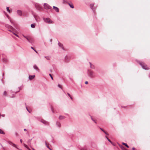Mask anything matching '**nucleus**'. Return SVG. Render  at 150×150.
I'll use <instances>...</instances> for the list:
<instances>
[{
  "label": "nucleus",
  "mask_w": 150,
  "mask_h": 150,
  "mask_svg": "<svg viewBox=\"0 0 150 150\" xmlns=\"http://www.w3.org/2000/svg\"><path fill=\"white\" fill-rule=\"evenodd\" d=\"M10 28H12V27L11 26H10Z\"/></svg>",
  "instance_id": "nucleus-49"
},
{
  "label": "nucleus",
  "mask_w": 150,
  "mask_h": 150,
  "mask_svg": "<svg viewBox=\"0 0 150 150\" xmlns=\"http://www.w3.org/2000/svg\"><path fill=\"white\" fill-rule=\"evenodd\" d=\"M20 142H21V143H22V140L21 139L20 140Z\"/></svg>",
  "instance_id": "nucleus-39"
},
{
  "label": "nucleus",
  "mask_w": 150,
  "mask_h": 150,
  "mask_svg": "<svg viewBox=\"0 0 150 150\" xmlns=\"http://www.w3.org/2000/svg\"><path fill=\"white\" fill-rule=\"evenodd\" d=\"M53 8L57 12H59V8L57 7H56L55 6H53Z\"/></svg>",
  "instance_id": "nucleus-10"
},
{
  "label": "nucleus",
  "mask_w": 150,
  "mask_h": 150,
  "mask_svg": "<svg viewBox=\"0 0 150 150\" xmlns=\"http://www.w3.org/2000/svg\"><path fill=\"white\" fill-rule=\"evenodd\" d=\"M69 97L71 99V100H72V97H71V96L70 97Z\"/></svg>",
  "instance_id": "nucleus-40"
},
{
  "label": "nucleus",
  "mask_w": 150,
  "mask_h": 150,
  "mask_svg": "<svg viewBox=\"0 0 150 150\" xmlns=\"http://www.w3.org/2000/svg\"><path fill=\"white\" fill-rule=\"evenodd\" d=\"M45 145L50 150H52V149H51L49 146L47 145V143L46 142H45Z\"/></svg>",
  "instance_id": "nucleus-22"
},
{
  "label": "nucleus",
  "mask_w": 150,
  "mask_h": 150,
  "mask_svg": "<svg viewBox=\"0 0 150 150\" xmlns=\"http://www.w3.org/2000/svg\"><path fill=\"white\" fill-rule=\"evenodd\" d=\"M24 147H25V148H27V149L29 147L27 145H26L25 144H24Z\"/></svg>",
  "instance_id": "nucleus-27"
},
{
  "label": "nucleus",
  "mask_w": 150,
  "mask_h": 150,
  "mask_svg": "<svg viewBox=\"0 0 150 150\" xmlns=\"http://www.w3.org/2000/svg\"><path fill=\"white\" fill-rule=\"evenodd\" d=\"M64 117L62 116H60L59 117V119L60 120L64 119Z\"/></svg>",
  "instance_id": "nucleus-17"
},
{
  "label": "nucleus",
  "mask_w": 150,
  "mask_h": 150,
  "mask_svg": "<svg viewBox=\"0 0 150 150\" xmlns=\"http://www.w3.org/2000/svg\"><path fill=\"white\" fill-rule=\"evenodd\" d=\"M45 58H46L47 60H49L50 59V57L47 56V57H44Z\"/></svg>",
  "instance_id": "nucleus-26"
},
{
  "label": "nucleus",
  "mask_w": 150,
  "mask_h": 150,
  "mask_svg": "<svg viewBox=\"0 0 150 150\" xmlns=\"http://www.w3.org/2000/svg\"><path fill=\"white\" fill-rule=\"evenodd\" d=\"M33 150H35L34 148H32Z\"/></svg>",
  "instance_id": "nucleus-46"
},
{
  "label": "nucleus",
  "mask_w": 150,
  "mask_h": 150,
  "mask_svg": "<svg viewBox=\"0 0 150 150\" xmlns=\"http://www.w3.org/2000/svg\"><path fill=\"white\" fill-rule=\"evenodd\" d=\"M88 82L87 81H86L85 82V83L86 84H88Z\"/></svg>",
  "instance_id": "nucleus-36"
},
{
  "label": "nucleus",
  "mask_w": 150,
  "mask_h": 150,
  "mask_svg": "<svg viewBox=\"0 0 150 150\" xmlns=\"http://www.w3.org/2000/svg\"><path fill=\"white\" fill-rule=\"evenodd\" d=\"M34 50L35 51V52H36V53H37V52L35 50Z\"/></svg>",
  "instance_id": "nucleus-44"
},
{
  "label": "nucleus",
  "mask_w": 150,
  "mask_h": 150,
  "mask_svg": "<svg viewBox=\"0 0 150 150\" xmlns=\"http://www.w3.org/2000/svg\"><path fill=\"white\" fill-rule=\"evenodd\" d=\"M50 42H52V39H50Z\"/></svg>",
  "instance_id": "nucleus-47"
},
{
  "label": "nucleus",
  "mask_w": 150,
  "mask_h": 150,
  "mask_svg": "<svg viewBox=\"0 0 150 150\" xmlns=\"http://www.w3.org/2000/svg\"><path fill=\"white\" fill-rule=\"evenodd\" d=\"M31 48L32 49H33V50H34V49L33 48V47H31Z\"/></svg>",
  "instance_id": "nucleus-41"
},
{
  "label": "nucleus",
  "mask_w": 150,
  "mask_h": 150,
  "mask_svg": "<svg viewBox=\"0 0 150 150\" xmlns=\"http://www.w3.org/2000/svg\"><path fill=\"white\" fill-rule=\"evenodd\" d=\"M35 6L36 8L38 10H40L41 8L40 6L38 4H35Z\"/></svg>",
  "instance_id": "nucleus-6"
},
{
  "label": "nucleus",
  "mask_w": 150,
  "mask_h": 150,
  "mask_svg": "<svg viewBox=\"0 0 150 150\" xmlns=\"http://www.w3.org/2000/svg\"><path fill=\"white\" fill-rule=\"evenodd\" d=\"M67 94L69 97H70L71 96L70 95L69 93H67Z\"/></svg>",
  "instance_id": "nucleus-37"
},
{
  "label": "nucleus",
  "mask_w": 150,
  "mask_h": 150,
  "mask_svg": "<svg viewBox=\"0 0 150 150\" xmlns=\"http://www.w3.org/2000/svg\"><path fill=\"white\" fill-rule=\"evenodd\" d=\"M89 74L91 77L93 78V73L92 71H90Z\"/></svg>",
  "instance_id": "nucleus-8"
},
{
  "label": "nucleus",
  "mask_w": 150,
  "mask_h": 150,
  "mask_svg": "<svg viewBox=\"0 0 150 150\" xmlns=\"http://www.w3.org/2000/svg\"><path fill=\"white\" fill-rule=\"evenodd\" d=\"M120 147L122 150H128L127 149H125L124 147L122 146H121Z\"/></svg>",
  "instance_id": "nucleus-16"
},
{
  "label": "nucleus",
  "mask_w": 150,
  "mask_h": 150,
  "mask_svg": "<svg viewBox=\"0 0 150 150\" xmlns=\"http://www.w3.org/2000/svg\"><path fill=\"white\" fill-rule=\"evenodd\" d=\"M89 63H90V65L91 67L92 68H94L93 66L91 64L90 62H89Z\"/></svg>",
  "instance_id": "nucleus-28"
},
{
  "label": "nucleus",
  "mask_w": 150,
  "mask_h": 150,
  "mask_svg": "<svg viewBox=\"0 0 150 150\" xmlns=\"http://www.w3.org/2000/svg\"><path fill=\"white\" fill-rule=\"evenodd\" d=\"M57 125L59 127H60L61 126V124L59 122H57L56 123Z\"/></svg>",
  "instance_id": "nucleus-18"
},
{
  "label": "nucleus",
  "mask_w": 150,
  "mask_h": 150,
  "mask_svg": "<svg viewBox=\"0 0 150 150\" xmlns=\"http://www.w3.org/2000/svg\"><path fill=\"white\" fill-rule=\"evenodd\" d=\"M106 135H108L109 134L105 131L104 132Z\"/></svg>",
  "instance_id": "nucleus-35"
},
{
  "label": "nucleus",
  "mask_w": 150,
  "mask_h": 150,
  "mask_svg": "<svg viewBox=\"0 0 150 150\" xmlns=\"http://www.w3.org/2000/svg\"><path fill=\"white\" fill-rule=\"evenodd\" d=\"M28 150H31L29 148H28Z\"/></svg>",
  "instance_id": "nucleus-43"
},
{
  "label": "nucleus",
  "mask_w": 150,
  "mask_h": 150,
  "mask_svg": "<svg viewBox=\"0 0 150 150\" xmlns=\"http://www.w3.org/2000/svg\"><path fill=\"white\" fill-rule=\"evenodd\" d=\"M94 6V4H91L90 5V7L91 8H93V7Z\"/></svg>",
  "instance_id": "nucleus-23"
},
{
  "label": "nucleus",
  "mask_w": 150,
  "mask_h": 150,
  "mask_svg": "<svg viewBox=\"0 0 150 150\" xmlns=\"http://www.w3.org/2000/svg\"><path fill=\"white\" fill-rule=\"evenodd\" d=\"M33 68L37 71H39L40 69L35 64L33 66Z\"/></svg>",
  "instance_id": "nucleus-9"
},
{
  "label": "nucleus",
  "mask_w": 150,
  "mask_h": 150,
  "mask_svg": "<svg viewBox=\"0 0 150 150\" xmlns=\"http://www.w3.org/2000/svg\"><path fill=\"white\" fill-rule=\"evenodd\" d=\"M3 57V61L4 63H6L8 62V60L7 59L6 56L4 54H2Z\"/></svg>",
  "instance_id": "nucleus-5"
},
{
  "label": "nucleus",
  "mask_w": 150,
  "mask_h": 150,
  "mask_svg": "<svg viewBox=\"0 0 150 150\" xmlns=\"http://www.w3.org/2000/svg\"><path fill=\"white\" fill-rule=\"evenodd\" d=\"M18 149H19V150H22V149H18Z\"/></svg>",
  "instance_id": "nucleus-48"
},
{
  "label": "nucleus",
  "mask_w": 150,
  "mask_h": 150,
  "mask_svg": "<svg viewBox=\"0 0 150 150\" xmlns=\"http://www.w3.org/2000/svg\"><path fill=\"white\" fill-rule=\"evenodd\" d=\"M6 9H7V11L9 13H10V10L9 9V7H7L6 8Z\"/></svg>",
  "instance_id": "nucleus-24"
},
{
  "label": "nucleus",
  "mask_w": 150,
  "mask_h": 150,
  "mask_svg": "<svg viewBox=\"0 0 150 150\" xmlns=\"http://www.w3.org/2000/svg\"><path fill=\"white\" fill-rule=\"evenodd\" d=\"M91 118L92 120H93V121H94V122L96 123V121H95V120H94L93 119V118H92V117H91Z\"/></svg>",
  "instance_id": "nucleus-33"
},
{
  "label": "nucleus",
  "mask_w": 150,
  "mask_h": 150,
  "mask_svg": "<svg viewBox=\"0 0 150 150\" xmlns=\"http://www.w3.org/2000/svg\"><path fill=\"white\" fill-rule=\"evenodd\" d=\"M13 34H14V35H15L17 37H19V36H18V35H17V34H15V33H13Z\"/></svg>",
  "instance_id": "nucleus-32"
},
{
  "label": "nucleus",
  "mask_w": 150,
  "mask_h": 150,
  "mask_svg": "<svg viewBox=\"0 0 150 150\" xmlns=\"http://www.w3.org/2000/svg\"><path fill=\"white\" fill-rule=\"evenodd\" d=\"M35 77V75L29 76V79L30 80H32Z\"/></svg>",
  "instance_id": "nucleus-11"
},
{
  "label": "nucleus",
  "mask_w": 150,
  "mask_h": 150,
  "mask_svg": "<svg viewBox=\"0 0 150 150\" xmlns=\"http://www.w3.org/2000/svg\"><path fill=\"white\" fill-rule=\"evenodd\" d=\"M9 143L12 146L15 147H16L17 149H18V148L17 147V145L15 144H14L13 143L11 142H9Z\"/></svg>",
  "instance_id": "nucleus-7"
},
{
  "label": "nucleus",
  "mask_w": 150,
  "mask_h": 150,
  "mask_svg": "<svg viewBox=\"0 0 150 150\" xmlns=\"http://www.w3.org/2000/svg\"><path fill=\"white\" fill-rule=\"evenodd\" d=\"M44 8L46 9H51L52 8V7L50 6L48 4L45 3L44 5Z\"/></svg>",
  "instance_id": "nucleus-3"
},
{
  "label": "nucleus",
  "mask_w": 150,
  "mask_h": 150,
  "mask_svg": "<svg viewBox=\"0 0 150 150\" xmlns=\"http://www.w3.org/2000/svg\"><path fill=\"white\" fill-rule=\"evenodd\" d=\"M49 75H50V77H51V79H52V80H53V77H52V75H51V74H49Z\"/></svg>",
  "instance_id": "nucleus-31"
},
{
  "label": "nucleus",
  "mask_w": 150,
  "mask_h": 150,
  "mask_svg": "<svg viewBox=\"0 0 150 150\" xmlns=\"http://www.w3.org/2000/svg\"><path fill=\"white\" fill-rule=\"evenodd\" d=\"M105 137L112 144V142L106 136Z\"/></svg>",
  "instance_id": "nucleus-20"
},
{
  "label": "nucleus",
  "mask_w": 150,
  "mask_h": 150,
  "mask_svg": "<svg viewBox=\"0 0 150 150\" xmlns=\"http://www.w3.org/2000/svg\"><path fill=\"white\" fill-rule=\"evenodd\" d=\"M31 27L32 28H34L35 27V25L34 24H32L31 25Z\"/></svg>",
  "instance_id": "nucleus-25"
},
{
  "label": "nucleus",
  "mask_w": 150,
  "mask_h": 150,
  "mask_svg": "<svg viewBox=\"0 0 150 150\" xmlns=\"http://www.w3.org/2000/svg\"><path fill=\"white\" fill-rule=\"evenodd\" d=\"M100 129L103 132H104L105 131L103 129H102L101 128H100Z\"/></svg>",
  "instance_id": "nucleus-34"
},
{
  "label": "nucleus",
  "mask_w": 150,
  "mask_h": 150,
  "mask_svg": "<svg viewBox=\"0 0 150 150\" xmlns=\"http://www.w3.org/2000/svg\"><path fill=\"white\" fill-rule=\"evenodd\" d=\"M139 64L143 69L146 70H148L149 69L148 67L144 63L142 62H140Z\"/></svg>",
  "instance_id": "nucleus-2"
},
{
  "label": "nucleus",
  "mask_w": 150,
  "mask_h": 150,
  "mask_svg": "<svg viewBox=\"0 0 150 150\" xmlns=\"http://www.w3.org/2000/svg\"><path fill=\"white\" fill-rule=\"evenodd\" d=\"M0 133L3 134H4V132L1 129H0Z\"/></svg>",
  "instance_id": "nucleus-21"
},
{
  "label": "nucleus",
  "mask_w": 150,
  "mask_h": 150,
  "mask_svg": "<svg viewBox=\"0 0 150 150\" xmlns=\"http://www.w3.org/2000/svg\"><path fill=\"white\" fill-rule=\"evenodd\" d=\"M132 150H135V149L134 147H133L132 149Z\"/></svg>",
  "instance_id": "nucleus-38"
},
{
  "label": "nucleus",
  "mask_w": 150,
  "mask_h": 150,
  "mask_svg": "<svg viewBox=\"0 0 150 150\" xmlns=\"http://www.w3.org/2000/svg\"><path fill=\"white\" fill-rule=\"evenodd\" d=\"M27 108V110H28V111L29 112H30L29 111V110H28V109H27V108Z\"/></svg>",
  "instance_id": "nucleus-45"
},
{
  "label": "nucleus",
  "mask_w": 150,
  "mask_h": 150,
  "mask_svg": "<svg viewBox=\"0 0 150 150\" xmlns=\"http://www.w3.org/2000/svg\"><path fill=\"white\" fill-rule=\"evenodd\" d=\"M4 96H6L7 95V93L6 91H4Z\"/></svg>",
  "instance_id": "nucleus-29"
},
{
  "label": "nucleus",
  "mask_w": 150,
  "mask_h": 150,
  "mask_svg": "<svg viewBox=\"0 0 150 150\" xmlns=\"http://www.w3.org/2000/svg\"><path fill=\"white\" fill-rule=\"evenodd\" d=\"M41 122H42L45 124H47V122L44 120H42Z\"/></svg>",
  "instance_id": "nucleus-19"
},
{
  "label": "nucleus",
  "mask_w": 150,
  "mask_h": 150,
  "mask_svg": "<svg viewBox=\"0 0 150 150\" xmlns=\"http://www.w3.org/2000/svg\"><path fill=\"white\" fill-rule=\"evenodd\" d=\"M122 144L123 145H125L127 148H129V146L127 144L124 143V142H123L122 143Z\"/></svg>",
  "instance_id": "nucleus-15"
},
{
  "label": "nucleus",
  "mask_w": 150,
  "mask_h": 150,
  "mask_svg": "<svg viewBox=\"0 0 150 150\" xmlns=\"http://www.w3.org/2000/svg\"><path fill=\"white\" fill-rule=\"evenodd\" d=\"M43 19L45 23H47L48 24H51L53 23V22L49 18H43Z\"/></svg>",
  "instance_id": "nucleus-1"
},
{
  "label": "nucleus",
  "mask_w": 150,
  "mask_h": 150,
  "mask_svg": "<svg viewBox=\"0 0 150 150\" xmlns=\"http://www.w3.org/2000/svg\"><path fill=\"white\" fill-rule=\"evenodd\" d=\"M69 5L71 8H74V6L72 4L69 3Z\"/></svg>",
  "instance_id": "nucleus-14"
},
{
  "label": "nucleus",
  "mask_w": 150,
  "mask_h": 150,
  "mask_svg": "<svg viewBox=\"0 0 150 150\" xmlns=\"http://www.w3.org/2000/svg\"><path fill=\"white\" fill-rule=\"evenodd\" d=\"M17 13L20 16H21L22 15V11L20 10H18L17 11Z\"/></svg>",
  "instance_id": "nucleus-12"
},
{
  "label": "nucleus",
  "mask_w": 150,
  "mask_h": 150,
  "mask_svg": "<svg viewBox=\"0 0 150 150\" xmlns=\"http://www.w3.org/2000/svg\"><path fill=\"white\" fill-rule=\"evenodd\" d=\"M58 44L59 46L60 47H61L63 50H64V47H63V45L61 43H60L59 42Z\"/></svg>",
  "instance_id": "nucleus-13"
},
{
  "label": "nucleus",
  "mask_w": 150,
  "mask_h": 150,
  "mask_svg": "<svg viewBox=\"0 0 150 150\" xmlns=\"http://www.w3.org/2000/svg\"><path fill=\"white\" fill-rule=\"evenodd\" d=\"M24 130L25 131H26L27 130L26 129H25Z\"/></svg>",
  "instance_id": "nucleus-42"
},
{
  "label": "nucleus",
  "mask_w": 150,
  "mask_h": 150,
  "mask_svg": "<svg viewBox=\"0 0 150 150\" xmlns=\"http://www.w3.org/2000/svg\"><path fill=\"white\" fill-rule=\"evenodd\" d=\"M23 37L26 38L29 42H31L32 41V39L31 38L30 36H26L24 35H23Z\"/></svg>",
  "instance_id": "nucleus-4"
},
{
  "label": "nucleus",
  "mask_w": 150,
  "mask_h": 150,
  "mask_svg": "<svg viewBox=\"0 0 150 150\" xmlns=\"http://www.w3.org/2000/svg\"><path fill=\"white\" fill-rule=\"evenodd\" d=\"M58 87H59V88H61V89H62V87L60 85H59V84H58Z\"/></svg>",
  "instance_id": "nucleus-30"
}]
</instances>
